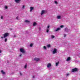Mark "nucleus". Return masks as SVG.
<instances>
[{"mask_svg":"<svg viewBox=\"0 0 80 80\" xmlns=\"http://www.w3.org/2000/svg\"><path fill=\"white\" fill-rule=\"evenodd\" d=\"M60 30V28H57L56 30H55L56 32H57V31H58V30Z\"/></svg>","mask_w":80,"mask_h":80,"instance_id":"9d476101","label":"nucleus"},{"mask_svg":"<svg viewBox=\"0 0 80 80\" xmlns=\"http://www.w3.org/2000/svg\"><path fill=\"white\" fill-rule=\"evenodd\" d=\"M25 8V6L23 5L22 8Z\"/></svg>","mask_w":80,"mask_h":80,"instance_id":"393cba45","label":"nucleus"},{"mask_svg":"<svg viewBox=\"0 0 80 80\" xmlns=\"http://www.w3.org/2000/svg\"><path fill=\"white\" fill-rule=\"evenodd\" d=\"M67 76H68V75H69V74H68L67 73Z\"/></svg>","mask_w":80,"mask_h":80,"instance_id":"2f4dec72","label":"nucleus"},{"mask_svg":"<svg viewBox=\"0 0 80 80\" xmlns=\"http://www.w3.org/2000/svg\"><path fill=\"white\" fill-rule=\"evenodd\" d=\"M78 71V69L76 68H75L74 69H72V72H77V71Z\"/></svg>","mask_w":80,"mask_h":80,"instance_id":"7ed1b4c3","label":"nucleus"},{"mask_svg":"<svg viewBox=\"0 0 80 80\" xmlns=\"http://www.w3.org/2000/svg\"><path fill=\"white\" fill-rule=\"evenodd\" d=\"M57 53V49L56 48L54 49V50L53 51V54H55V53Z\"/></svg>","mask_w":80,"mask_h":80,"instance_id":"20e7f679","label":"nucleus"},{"mask_svg":"<svg viewBox=\"0 0 80 80\" xmlns=\"http://www.w3.org/2000/svg\"><path fill=\"white\" fill-rule=\"evenodd\" d=\"M66 36H67V35H66V34H64V37H66Z\"/></svg>","mask_w":80,"mask_h":80,"instance_id":"bb28decb","label":"nucleus"},{"mask_svg":"<svg viewBox=\"0 0 80 80\" xmlns=\"http://www.w3.org/2000/svg\"><path fill=\"white\" fill-rule=\"evenodd\" d=\"M22 54H20V55H19V56H20V57H21V56H22Z\"/></svg>","mask_w":80,"mask_h":80,"instance_id":"c9c22d12","label":"nucleus"},{"mask_svg":"<svg viewBox=\"0 0 80 80\" xmlns=\"http://www.w3.org/2000/svg\"><path fill=\"white\" fill-rule=\"evenodd\" d=\"M51 46L50 44H48V45H47V47L48 48H49V47H50Z\"/></svg>","mask_w":80,"mask_h":80,"instance_id":"dca6fc26","label":"nucleus"},{"mask_svg":"<svg viewBox=\"0 0 80 80\" xmlns=\"http://www.w3.org/2000/svg\"><path fill=\"white\" fill-rule=\"evenodd\" d=\"M64 27V26H63V25H62L60 27H61V28H62V27Z\"/></svg>","mask_w":80,"mask_h":80,"instance_id":"b1692460","label":"nucleus"},{"mask_svg":"<svg viewBox=\"0 0 80 80\" xmlns=\"http://www.w3.org/2000/svg\"><path fill=\"white\" fill-rule=\"evenodd\" d=\"M15 0L16 3H18V2H19V1H20V0Z\"/></svg>","mask_w":80,"mask_h":80,"instance_id":"ddd939ff","label":"nucleus"},{"mask_svg":"<svg viewBox=\"0 0 80 80\" xmlns=\"http://www.w3.org/2000/svg\"><path fill=\"white\" fill-rule=\"evenodd\" d=\"M20 75H22V73L21 72H20Z\"/></svg>","mask_w":80,"mask_h":80,"instance_id":"72a5a7b5","label":"nucleus"},{"mask_svg":"<svg viewBox=\"0 0 80 80\" xmlns=\"http://www.w3.org/2000/svg\"><path fill=\"white\" fill-rule=\"evenodd\" d=\"M37 25V23L36 22H34L33 23V26H35Z\"/></svg>","mask_w":80,"mask_h":80,"instance_id":"4468645a","label":"nucleus"},{"mask_svg":"<svg viewBox=\"0 0 80 80\" xmlns=\"http://www.w3.org/2000/svg\"><path fill=\"white\" fill-rule=\"evenodd\" d=\"M7 38H6L5 39L4 42H7Z\"/></svg>","mask_w":80,"mask_h":80,"instance_id":"a211bd4d","label":"nucleus"},{"mask_svg":"<svg viewBox=\"0 0 80 80\" xmlns=\"http://www.w3.org/2000/svg\"><path fill=\"white\" fill-rule=\"evenodd\" d=\"M43 48H44V49H46V48H47L45 46H44Z\"/></svg>","mask_w":80,"mask_h":80,"instance_id":"5701e85b","label":"nucleus"},{"mask_svg":"<svg viewBox=\"0 0 80 80\" xmlns=\"http://www.w3.org/2000/svg\"><path fill=\"white\" fill-rule=\"evenodd\" d=\"M59 64V62L56 63V66H58V65Z\"/></svg>","mask_w":80,"mask_h":80,"instance_id":"f3484780","label":"nucleus"},{"mask_svg":"<svg viewBox=\"0 0 80 80\" xmlns=\"http://www.w3.org/2000/svg\"><path fill=\"white\" fill-rule=\"evenodd\" d=\"M32 77H33V78H35V76H33Z\"/></svg>","mask_w":80,"mask_h":80,"instance_id":"4c0bfd02","label":"nucleus"},{"mask_svg":"<svg viewBox=\"0 0 80 80\" xmlns=\"http://www.w3.org/2000/svg\"><path fill=\"white\" fill-rule=\"evenodd\" d=\"M51 38H55V36L53 35H52Z\"/></svg>","mask_w":80,"mask_h":80,"instance_id":"6ab92c4d","label":"nucleus"},{"mask_svg":"<svg viewBox=\"0 0 80 80\" xmlns=\"http://www.w3.org/2000/svg\"><path fill=\"white\" fill-rule=\"evenodd\" d=\"M55 3H56V4H57V3H58V2H57V1H55Z\"/></svg>","mask_w":80,"mask_h":80,"instance_id":"a878e982","label":"nucleus"},{"mask_svg":"<svg viewBox=\"0 0 80 80\" xmlns=\"http://www.w3.org/2000/svg\"><path fill=\"white\" fill-rule=\"evenodd\" d=\"M20 50L21 52H22V53H26L25 50H24V49L22 48H20Z\"/></svg>","mask_w":80,"mask_h":80,"instance_id":"f257e3e1","label":"nucleus"},{"mask_svg":"<svg viewBox=\"0 0 80 80\" xmlns=\"http://www.w3.org/2000/svg\"><path fill=\"white\" fill-rule=\"evenodd\" d=\"M32 46H33V44L31 43L30 44V47H32Z\"/></svg>","mask_w":80,"mask_h":80,"instance_id":"aec40b11","label":"nucleus"},{"mask_svg":"<svg viewBox=\"0 0 80 80\" xmlns=\"http://www.w3.org/2000/svg\"><path fill=\"white\" fill-rule=\"evenodd\" d=\"M5 9H7L8 8V7H7V6H5Z\"/></svg>","mask_w":80,"mask_h":80,"instance_id":"4be33fe9","label":"nucleus"},{"mask_svg":"<svg viewBox=\"0 0 80 80\" xmlns=\"http://www.w3.org/2000/svg\"><path fill=\"white\" fill-rule=\"evenodd\" d=\"M61 18V16H58L57 17V18H58V19H60Z\"/></svg>","mask_w":80,"mask_h":80,"instance_id":"f8f14e48","label":"nucleus"},{"mask_svg":"<svg viewBox=\"0 0 80 80\" xmlns=\"http://www.w3.org/2000/svg\"><path fill=\"white\" fill-rule=\"evenodd\" d=\"M1 38H3V37H1Z\"/></svg>","mask_w":80,"mask_h":80,"instance_id":"e433bc0d","label":"nucleus"},{"mask_svg":"<svg viewBox=\"0 0 80 80\" xmlns=\"http://www.w3.org/2000/svg\"><path fill=\"white\" fill-rule=\"evenodd\" d=\"M34 60L36 61V62H38V61L40 60V58H36L34 59Z\"/></svg>","mask_w":80,"mask_h":80,"instance_id":"423d86ee","label":"nucleus"},{"mask_svg":"<svg viewBox=\"0 0 80 80\" xmlns=\"http://www.w3.org/2000/svg\"><path fill=\"white\" fill-rule=\"evenodd\" d=\"M1 73H2V74H5V72L3 71V70H2L1 71Z\"/></svg>","mask_w":80,"mask_h":80,"instance_id":"9b49d317","label":"nucleus"},{"mask_svg":"<svg viewBox=\"0 0 80 80\" xmlns=\"http://www.w3.org/2000/svg\"><path fill=\"white\" fill-rule=\"evenodd\" d=\"M71 59V58H70V57H68V58H67V59H66V61H67V62L70 61V60Z\"/></svg>","mask_w":80,"mask_h":80,"instance_id":"0eeeda50","label":"nucleus"},{"mask_svg":"<svg viewBox=\"0 0 80 80\" xmlns=\"http://www.w3.org/2000/svg\"><path fill=\"white\" fill-rule=\"evenodd\" d=\"M39 30H41V28L39 27Z\"/></svg>","mask_w":80,"mask_h":80,"instance_id":"7c9ffc66","label":"nucleus"},{"mask_svg":"<svg viewBox=\"0 0 80 80\" xmlns=\"http://www.w3.org/2000/svg\"><path fill=\"white\" fill-rule=\"evenodd\" d=\"M9 35V34L8 33H6L4 35V38H6L7 37H8Z\"/></svg>","mask_w":80,"mask_h":80,"instance_id":"f03ea898","label":"nucleus"},{"mask_svg":"<svg viewBox=\"0 0 80 80\" xmlns=\"http://www.w3.org/2000/svg\"><path fill=\"white\" fill-rule=\"evenodd\" d=\"M49 32V30L48 29H47L46 32Z\"/></svg>","mask_w":80,"mask_h":80,"instance_id":"cd10ccee","label":"nucleus"},{"mask_svg":"<svg viewBox=\"0 0 80 80\" xmlns=\"http://www.w3.org/2000/svg\"><path fill=\"white\" fill-rule=\"evenodd\" d=\"M27 64H26L24 66L25 68H27Z\"/></svg>","mask_w":80,"mask_h":80,"instance_id":"2eb2a0df","label":"nucleus"},{"mask_svg":"<svg viewBox=\"0 0 80 80\" xmlns=\"http://www.w3.org/2000/svg\"><path fill=\"white\" fill-rule=\"evenodd\" d=\"M34 9V7H31L30 8V11L31 12H32V10Z\"/></svg>","mask_w":80,"mask_h":80,"instance_id":"39448f33","label":"nucleus"},{"mask_svg":"<svg viewBox=\"0 0 80 80\" xmlns=\"http://www.w3.org/2000/svg\"><path fill=\"white\" fill-rule=\"evenodd\" d=\"M16 19H17V20H18V17H16Z\"/></svg>","mask_w":80,"mask_h":80,"instance_id":"58836bf2","label":"nucleus"},{"mask_svg":"<svg viewBox=\"0 0 80 80\" xmlns=\"http://www.w3.org/2000/svg\"><path fill=\"white\" fill-rule=\"evenodd\" d=\"M25 22H30V21H28L27 20H26L25 21Z\"/></svg>","mask_w":80,"mask_h":80,"instance_id":"412c9836","label":"nucleus"},{"mask_svg":"<svg viewBox=\"0 0 80 80\" xmlns=\"http://www.w3.org/2000/svg\"><path fill=\"white\" fill-rule=\"evenodd\" d=\"M45 11L42 10V11L41 15H43V13H45Z\"/></svg>","mask_w":80,"mask_h":80,"instance_id":"6e6552de","label":"nucleus"},{"mask_svg":"<svg viewBox=\"0 0 80 80\" xmlns=\"http://www.w3.org/2000/svg\"><path fill=\"white\" fill-rule=\"evenodd\" d=\"M50 28V26H48L47 27V28Z\"/></svg>","mask_w":80,"mask_h":80,"instance_id":"c85d7f7f","label":"nucleus"},{"mask_svg":"<svg viewBox=\"0 0 80 80\" xmlns=\"http://www.w3.org/2000/svg\"><path fill=\"white\" fill-rule=\"evenodd\" d=\"M47 67H51V64L50 63H48L47 66Z\"/></svg>","mask_w":80,"mask_h":80,"instance_id":"1a4fd4ad","label":"nucleus"},{"mask_svg":"<svg viewBox=\"0 0 80 80\" xmlns=\"http://www.w3.org/2000/svg\"><path fill=\"white\" fill-rule=\"evenodd\" d=\"M0 53H2V51L1 50H0Z\"/></svg>","mask_w":80,"mask_h":80,"instance_id":"f704fd0d","label":"nucleus"},{"mask_svg":"<svg viewBox=\"0 0 80 80\" xmlns=\"http://www.w3.org/2000/svg\"><path fill=\"white\" fill-rule=\"evenodd\" d=\"M1 19H2V18H3V16H1Z\"/></svg>","mask_w":80,"mask_h":80,"instance_id":"473e14b6","label":"nucleus"},{"mask_svg":"<svg viewBox=\"0 0 80 80\" xmlns=\"http://www.w3.org/2000/svg\"><path fill=\"white\" fill-rule=\"evenodd\" d=\"M14 38H15L16 37V35H14L13 36Z\"/></svg>","mask_w":80,"mask_h":80,"instance_id":"c756f323","label":"nucleus"}]
</instances>
